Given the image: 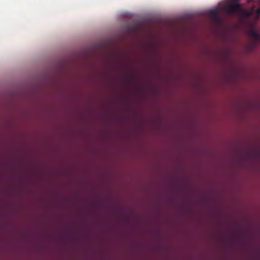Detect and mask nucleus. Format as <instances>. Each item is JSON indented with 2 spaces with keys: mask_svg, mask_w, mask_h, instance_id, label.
<instances>
[{
  "mask_svg": "<svg viewBox=\"0 0 260 260\" xmlns=\"http://www.w3.org/2000/svg\"><path fill=\"white\" fill-rule=\"evenodd\" d=\"M212 13L215 14V19L216 21L219 20V17L217 15V10H213L212 11Z\"/></svg>",
  "mask_w": 260,
  "mask_h": 260,
  "instance_id": "f03ea898",
  "label": "nucleus"
},
{
  "mask_svg": "<svg viewBox=\"0 0 260 260\" xmlns=\"http://www.w3.org/2000/svg\"><path fill=\"white\" fill-rule=\"evenodd\" d=\"M256 13L257 16H259L260 15V8L257 9L256 10Z\"/></svg>",
  "mask_w": 260,
  "mask_h": 260,
  "instance_id": "7ed1b4c3",
  "label": "nucleus"
},
{
  "mask_svg": "<svg viewBox=\"0 0 260 260\" xmlns=\"http://www.w3.org/2000/svg\"><path fill=\"white\" fill-rule=\"evenodd\" d=\"M249 34L252 37L255 38V39L257 40L260 39V35H259L255 30L253 29H251L250 30Z\"/></svg>",
  "mask_w": 260,
  "mask_h": 260,
  "instance_id": "f257e3e1",
  "label": "nucleus"
},
{
  "mask_svg": "<svg viewBox=\"0 0 260 260\" xmlns=\"http://www.w3.org/2000/svg\"><path fill=\"white\" fill-rule=\"evenodd\" d=\"M244 15H245V16H250V13L249 12L245 11V12H244Z\"/></svg>",
  "mask_w": 260,
  "mask_h": 260,
  "instance_id": "20e7f679",
  "label": "nucleus"
}]
</instances>
